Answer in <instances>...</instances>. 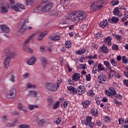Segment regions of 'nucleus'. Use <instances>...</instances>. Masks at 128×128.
I'll return each instance as SVG.
<instances>
[{
  "label": "nucleus",
  "mask_w": 128,
  "mask_h": 128,
  "mask_svg": "<svg viewBox=\"0 0 128 128\" xmlns=\"http://www.w3.org/2000/svg\"><path fill=\"white\" fill-rule=\"evenodd\" d=\"M60 106V101L56 102L52 106L53 110H56L58 108V106Z\"/></svg>",
  "instance_id": "c9c22d12"
},
{
  "label": "nucleus",
  "mask_w": 128,
  "mask_h": 128,
  "mask_svg": "<svg viewBox=\"0 0 128 128\" xmlns=\"http://www.w3.org/2000/svg\"><path fill=\"white\" fill-rule=\"evenodd\" d=\"M115 36L116 40H122V36L116 34Z\"/></svg>",
  "instance_id": "4c0bfd02"
},
{
  "label": "nucleus",
  "mask_w": 128,
  "mask_h": 128,
  "mask_svg": "<svg viewBox=\"0 0 128 128\" xmlns=\"http://www.w3.org/2000/svg\"><path fill=\"white\" fill-rule=\"evenodd\" d=\"M50 40L53 41L58 40H60V37L59 34H55L50 38Z\"/></svg>",
  "instance_id": "4be33fe9"
},
{
  "label": "nucleus",
  "mask_w": 128,
  "mask_h": 128,
  "mask_svg": "<svg viewBox=\"0 0 128 128\" xmlns=\"http://www.w3.org/2000/svg\"><path fill=\"white\" fill-rule=\"evenodd\" d=\"M124 16H126V18H128V10L124 11Z\"/></svg>",
  "instance_id": "774afa93"
},
{
  "label": "nucleus",
  "mask_w": 128,
  "mask_h": 128,
  "mask_svg": "<svg viewBox=\"0 0 128 128\" xmlns=\"http://www.w3.org/2000/svg\"><path fill=\"white\" fill-rule=\"evenodd\" d=\"M119 20H120L118 19V18L116 16L112 17V20H108V22H110L112 21L114 24H116V22H118Z\"/></svg>",
  "instance_id": "cd10ccee"
},
{
  "label": "nucleus",
  "mask_w": 128,
  "mask_h": 128,
  "mask_svg": "<svg viewBox=\"0 0 128 128\" xmlns=\"http://www.w3.org/2000/svg\"><path fill=\"white\" fill-rule=\"evenodd\" d=\"M104 64L107 68H110V62L108 61H104Z\"/></svg>",
  "instance_id": "49530a36"
},
{
  "label": "nucleus",
  "mask_w": 128,
  "mask_h": 128,
  "mask_svg": "<svg viewBox=\"0 0 128 128\" xmlns=\"http://www.w3.org/2000/svg\"><path fill=\"white\" fill-rule=\"evenodd\" d=\"M44 86L46 90L50 92H56L58 90V88L56 87V84L52 82H46L44 84Z\"/></svg>",
  "instance_id": "20e7f679"
},
{
  "label": "nucleus",
  "mask_w": 128,
  "mask_h": 128,
  "mask_svg": "<svg viewBox=\"0 0 128 128\" xmlns=\"http://www.w3.org/2000/svg\"><path fill=\"white\" fill-rule=\"evenodd\" d=\"M98 72H100L102 70H104V68L102 64H99L98 66Z\"/></svg>",
  "instance_id": "f704fd0d"
},
{
  "label": "nucleus",
  "mask_w": 128,
  "mask_h": 128,
  "mask_svg": "<svg viewBox=\"0 0 128 128\" xmlns=\"http://www.w3.org/2000/svg\"><path fill=\"white\" fill-rule=\"evenodd\" d=\"M28 24V20H25L24 19H21L18 23L19 32H26L28 30L26 26Z\"/></svg>",
  "instance_id": "7ed1b4c3"
},
{
  "label": "nucleus",
  "mask_w": 128,
  "mask_h": 128,
  "mask_svg": "<svg viewBox=\"0 0 128 128\" xmlns=\"http://www.w3.org/2000/svg\"><path fill=\"white\" fill-rule=\"evenodd\" d=\"M36 60L34 57L31 58L28 60L27 61V64L29 66H32V64H34Z\"/></svg>",
  "instance_id": "2eb2a0df"
},
{
  "label": "nucleus",
  "mask_w": 128,
  "mask_h": 128,
  "mask_svg": "<svg viewBox=\"0 0 128 128\" xmlns=\"http://www.w3.org/2000/svg\"><path fill=\"white\" fill-rule=\"evenodd\" d=\"M34 36H36L35 34H32V35H31L24 42V44H28V42H30V40H32V38H34Z\"/></svg>",
  "instance_id": "5701e85b"
},
{
  "label": "nucleus",
  "mask_w": 128,
  "mask_h": 128,
  "mask_svg": "<svg viewBox=\"0 0 128 128\" xmlns=\"http://www.w3.org/2000/svg\"><path fill=\"white\" fill-rule=\"evenodd\" d=\"M86 80L88 82L90 80V74H88L86 75Z\"/></svg>",
  "instance_id": "4d7b16f0"
},
{
  "label": "nucleus",
  "mask_w": 128,
  "mask_h": 128,
  "mask_svg": "<svg viewBox=\"0 0 128 128\" xmlns=\"http://www.w3.org/2000/svg\"><path fill=\"white\" fill-rule=\"evenodd\" d=\"M0 12L1 14H6V12H8V8L6 6H2L0 10Z\"/></svg>",
  "instance_id": "dca6fc26"
},
{
  "label": "nucleus",
  "mask_w": 128,
  "mask_h": 128,
  "mask_svg": "<svg viewBox=\"0 0 128 128\" xmlns=\"http://www.w3.org/2000/svg\"><path fill=\"white\" fill-rule=\"evenodd\" d=\"M86 92V88L84 86H80L75 90V94H82Z\"/></svg>",
  "instance_id": "0eeeda50"
},
{
  "label": "nucleus",
  "mask_w": 128,
  "mask_h": 128,
  "mask_svg": "<svg viewBox=\"0 0 128 128\" xmlns=\"http://www.w3.org/2000/svg\"><path fill=\"white\" fill-rule=\"evenodd\" d=\"M116 98H118V100H122V96L120 94H117L116 95Z\"/></svg>",
  "instance_id": "e2e57ef3"
},
{
  "label": "nucleus",
  "mask_w": 128,
  "mask_h": 128,
  "mask_svg": "<svg viewBox=\"0 0 128 128\" xmlns=\"http://www.w3.org/2000/svg\"><path fill=\"white\" fill-rule=\"evenodd\" d=\"M19 128H30V126L28 124H22L18 126Z\"/></svg>",
  "instance_id": "ea45409f"
},
{
  "label": "nucleus",
  "mask_w": 128,
  "mask_h": 128,
  "mask_svg": "<svg viewBox=\"0 0 128 128\" xmlns=\"http://www.w3.org/2000/svg\"><path fill=\"white\" fill-rule=\"evenodd\" d=\"M120 12V8L116 7L114 8V16H118Z\"/></svg>",
  "instance_id": "bb28decb"
},
{
  "label": "nucleus",
  "mask_w": 128,
  "mask_h": 128,
  "mask_svg": "<svg viewBox=\"0 0 128 128\" xmlns=\"http://www.w3.org/2000/svg\"><path fill=\"white\" fill-rule=\"evenodd\" d=\"M41 62L43 66V68H46V64H48V60L44 57L41 58Z\"/></svg>",
  "instance_id": "b1692460"
},
{
  "label": "nucleus",
  "mask_w": 128,
  "mask_h": 128,
  "mask_svg": "<svg viewBox=\"0 0 128 128\" xmlns=\"http://www.w3.org/2000/svg\"><path fill=\"white\" fill-rule=\"evenodd\" d=\"M113 102H114V104H117V106H120L122 104V102H119V101L118 100L116 99H114Z\"/></svg>",
  "instance_id": "a18cd8bd"
},
{
  "label": "nucleus",
  "mask_w": 128,
  "mask_h": 128,
  "mask_svg": "<svg viewBox=\"0 0 128 128\" xmlns=\"http://www.w3.org/2000/svg\"><path fill=\"white\" fill-rule=\"evenodd\" d=\"M104 120L105 122H110V119L108 117L106 116L104 118Z\"/></svg>",
  "instance_id": "6e6d98bb"
},
{
  "label": "nucleus",
  "mask_w": 128,
  "mask_h": 128,
  "mask_svg": "<svg viewBox=\"0 0 128 128\" xmlns=\"http://www.w3.org/2000/svg\"><path fill=\"white\" fill-rule=\"evenodd\" d=\"M124 84L126 86L128 87V80H124L123 81Z\"/></svg>",
  "instance_id": "680f3d73"
},
{
  "label": "nucleus",
  "mask_w": 128,
  "mask_h": 128,
  "mask_svg": "<svg viewBox=\"0 0 128 128\" xmlns=\"http://www.w3.org/2000/svg\"><path fill=\"white\" fill-rule=\"evenodd\" d=\"M18 108L20 110H22V104H18Z\"/></svg>",
  "instance_id": "69168bd1"
},
{
  "label": "nucleus",
  "mask_w": 128,
  "mask_h": 128,
  "mask_svg": "<svg viewBox=\"0 0 128 128\" xmlns=\"http://www.w3.org/2000/svg\"><path fill=\"white\" fill-rule=\"evenodd\" d=\"M104 42H105V44H108V46H112V38L108 36L104 40Z\"/></svg>",
  "instance_id": "f3484780"
},
{
  "label": "nucleus",
  "mask_w": 128,
  "mask_h": 128,
  "mask_svg": "<svg viewBox=\"0 0 128 128\" xmlns=\"http://www.w3.org/2000/svg\"><path fill=\"white\" fill-rule=\"evenodd\" d=\"M92 104V102L88 100H86L82 103V104L84 108H88V106H90V104Z\"/></svg>",
  "instance_id": "ddd939ff"
},
{
  "label": "nucleus",
  "mask_w": 128,
  "mask_h": 128,
  "mask_svg": "<svg viewBox=\"0 0 128 128\" xmlns=\"http://www.w3.org/2000/svg\"><path fill=\"white\" fill-rule=\"evenodd\" d=\"M52 8V3L49 2L43 6L41 8V10H42V12H50V10Z\"/></svg>",
  "instance_id": "39448f33"
},
{
  "label": "nucleus",
  "mask_w": 128,
  "mask_h": 128,
  "mask_svg": "<svg viewBox=\"0 0 128 128\" xmlns=\"http://www.w3.org/2000/svg\"><path fill=\"white\" fill-rule=\"evenodd\" d=\"M46 124V120L44 119H41L38 122V126H42Z\"/></svg>",
  "instance_id": "c756f323"
},
{
  "label": "nucleus",
  "mask_w": 128,
  "mask_h": 128,
  "mask_svg": "<svg viewBox=\"0 0 128 128\" xmlns=\"http://www.w3.org/2000/svg\"><path fill=\"white\" fill-rule=\"evenodd\" d=\"M4 54L7 57H10V54H14V53L11 52L10 50L8 48H6L4 50Z\"/></svg>",
  "instance_id": "6ab92c4d"
},
{
  "label": "nucleus",
  "mask_w": 128,
  "mask_h": 128,
  "mask_svg": "<svg viewBox=\"0 0 128 128\" xmlns=\"http://www.w3.org/2000/svg\"><path fill=\"white\" fill-rule=\"evenodd\" d=\"M28 108L30 110H34V105H30L28 106Z\"/></svg>",
  "instance_id": "0e129e2a"
},
{
  "label": "nucleus",
  "mask_w": 128,
  "mask_h": 128,
  "mask_svg": "<svg viewBox=\"0 0 128 128\" xmlns=\"http://www.w3.org/2000/svg\"><path fill=\"white\" fill-rule=\"evenodd\" d=\"M28 88H36V85H32L31 84H28L27 85Z\"/></svg>",
  "instance_id": "de8ad7c7"
},
{
  "label": "nucleus",
  "mask_w": 128,
  "mask_h": 128,
  "mask_svg": "<svg viewBox=\"0 0 128 128\" xmlns=\"http://www.w3.org/2000/svg\"><path fill=\"white\" fill-rule=\"evenodd\" d=\"M10 80L12 82H14L16 81V78H14V74H10Z\"/></svg>",
  "instance_id": "58836bf2"
},
{
  "label": "nucleus",
  "mask_w": 128,
  "mask_h": 128,
  "mask_svg": "<svg viewBox=\"0 0 128 128\" xmlns=\"http://www.w3.org/2000/svg\"><path fill=\"white\" fill-rule=\"evenodd\" d=\"M108 21L106 20H104L100 22V28H104L108 26Z\"/></svg>",
  "instance_id": "aec40b11"
},
{
  "label": "nucleus",
  "mask_w": 128,
  "mask_h": 128,
  "mask_svg": "<svg viewBox=\"0 0 128 128\" xmlns=\"http://www.w3.org/2000/svg\"><path fill=\"white\" fill-rule=\"evenodd\" d=\"M100 50L104 54H108V50L106 46H104V44L103 46L100 48Z\"/></svg>",
  "instance_id": "393cba45"
},
{
  "label": "nucleus",
  "mask_w": 128,
  "mask_h": 128,
  "mask_svg": "<svg viewBox=\"0 0 128 128\" xmlns=\"http://www.w3.org/2000/svg\"><path fill=\"white\" fill-rule=\"evenodd\" d=\"M86 18V14L82 11H73L69 14V19L78 24L80 20H82Z\"/></svg>",
  "instance_id": "f257e3e1"
},
{
  "label": "nucleus",
  "mask_w": 128,
  "mask_h": 128,
  "mask_svg": "<svg viewBox=\"0 0 128 128\" xmlns=\"http://www.w3.org/2000/svg\"><path fill=\"white\" fill-rule=\"evenodd\" d=\"M2 121L4 122H8V118H6V116H4L2 118Z\"/></svg>",
  "instance_id": "8fccbe9b"
},
{
  "label": "nucleus",
  "mask_w": 128,
  "mask_h": 128,
  "mask_svg": "<svg viewBox=\"0 0 128 128\" xmlns=\"http://www.w3.org/2000/svg\"><path fill=\"white\" fill-rule=\"evenodd\" d=\"M42 12V7L40 6H38L34 10V12L38 13V12Z\"/></svg>",
  "instance_id": "473e14b6"
},
{
  "label": "nucleus",
  "mask_w": 128,
  "mask_h": 128,
  "mask_svg": "<svg viewBox=\"0 0 128 128\" xmlns=\"http://www.w3.org/2000/svg\"><path fill=\"white\" fill-rule=\"evenodd\" d=\"M80 66L81 68H82V70H86V64H80Z\"/></svg>",
  "instance_id": "13d9d810"
},
{
  "label": "nucleus",
  "mask_w": 128,
  "mask_h": 128,
  "mask_svg": "<svg viewBox=\"0 0 128 128\" xmlns=\"http://www.w3.org/2000/svg\"><path fill=\"white\" fill-rule=\"evenodd\" d=\"M17 6H18V8H21V10H24V6L22 4H16Z\"/></svg>",
  "instance_id": "79ce46f5"
},
{
  "label": "nucleus",
  "mask_w": 128,
  "mask_h": 128,
  "mask_svg": "<svg viewBox=\"0 0 128 128\" xmlns=\"http://www.w3.org/2000/svg\"><path fill=\"white\" fill-rule=\"evenodd\" d=\"M72 80L76 81L80 80V74L79 73H75L72 76Z\"/></svg>",
  "instance_id": "4468645a"
},
{
  "label": "nucleus",
  "mask_w": 128,
  "mask_h": 128,
  "mask_svg": "<svg viewBox=\"0 0 128 128\" xmlns=\"http://www.w3.org/2000/svg\"><path fill=\"white\" fill-rule=\"evenodd\" d=\"M109 90L111 94V98H112L114 96H116V90H114V88H110Z\"/></svg>",
  "instance_id": "a878e982"
},
{
  "label": "nucleus",
  "mask_w": 128,
  "mask_h": 128,
  "mask_svg": "<svg viewBox=\"0 0 128 128\" xmlns=\"http://www.w3.org/2000/svg\"><path fill=\"white\" fill-rule=\"evenodd\" d=\"M14 56V54H11L10 56H7V58L5 59L4 61V66L5 68H8V66H10V60Z\"/></svg>",
  "instance_id": "6e6552de"
},
{
  "label": "nucleus",
  "mask_w": 128,
  "mask_h": 128,
  "mask_svg": "<svg viewBox=\"0 0 128 128\" xmlns=\"http://www.w3.org/2000/svg\"><path fill=\"white\" fill-rule=\"evenodd\" d=\"M22 76L24 78H28L30 76V74H28V73H25L23 74Z\"/></svg>",
  "instance_id": "864d4df0"
},
{
  "label": "nucleus",
  "mask_w": 128,
  "mask_h": 128,
  "mask_svg": "<svg viewBox=\"0 0 128 128\" xmlns=\"http://www.w3.org/2000/svg\"><path fill=\"white\" fill-rule=\"evenodd\" d=\"M26 4L28 6V4H32L34 1L32 0H26Z\"/></svg>",
  "instance_id": "c03bdc74"
},
{
  "label": "nucleus",
  "mask_w": 128,
  "mask_h": 128,
  "mask_svg": "<svg viewBox=\"0 0 128 128\" xmlns=\"http://www.w3.org/2000/svg\"><path fill=\"white\" fill-rule=\"evenodd\" d=\"M118 122H119V124H123L124 122V120L122 118L118 119Z\"/></svg>",
  "instance_id": "5fc2aeb1"
},
{
  "label": "nucleus",
  "mask_w": 128,
  "mask_h": 128,
  "mask_svg": "<svg viewBox=\"0 0 128 128\" xmlns=\"http://www.w3.org/2000/svg\"><path fill=\"white\" fill-rule=\"evenodd\" d=\"M104 6V0H96V2H94L91 4L90 8L92 12H96V10H100Z\"/></svg>",
  "instance_id": "f03ea898"
},
{
  "label": "nucleus",
  "mask_w": 128,
  "mask_h": 128,
  "mask_svg": "<svg viewBox=\"0 0 128 128\" xmlns=\"http://www.w3.org/2000/svg\"><path fill=\"white\" fill-rule=\"evenodd\" d=\"M118 2H120V1L118 0H113L111 2V4L112 6H116L117 4H118Z\"/></svg>",
  "instance_id": "37998d69"
},
{
  "label": "nucleus",
  "mask_w": 128,
  "mask_h": 128,
  "mask_svg": "<svg viewBox=\"0 0 128 128\" xmlns=\"http://www.w3.org/2000/svg\"><path fill=\"white\" fill-rule=\"evenodd\" d=\"M105 92H106V95L108 96H111L112 97V94H110V92L109 90H105Z\"/></svg>",
  "instance_id": "3c124183"
},
{
  "label": "nucleus",
  "mask_w": 128,
  "mask_h": 128,
  "mask_svg": "<svg viewBox=\"0 0 128 128\" xmlns=\"http://www.w3.org/2000/svg\"><path fill=\"white\" fill-rule=\"evenodd\" d=\"M0 28L1 29L2 32H5L6 34H8V32H10V29L8 28V27L6 25H1L0 26Z\"/></svg>",
  "instance_id": "9d476101"
},
{
  "label": "nucleus",
  "mask_w": 128,
  "mask_h": 128,
  "mask_svg": "<svg viewBox=\"0 0 128 128\" xmlns=\"http://www.w3.org/2000/svg\"><path fill=\"white\" fill-rule=\"evenodd\" d=\"M91 112L93 116H98V109L94 108L92 109H91Z\"/></svg>",
  "instance_id": "c85d7f7f"
},
{
  "label": "nucleus",
  "mask_w": 128,
  "mask_h": 128,
  "mask_svg": "<svg viewBox=\"0 0 128 128\" xmlns=\"http://www.w3.org/2000/svg\"><path fill=\"white\" fill-rule=\"evenodd\" d=\"M68 101H65L64 103V106L65 108H68Z\"/></svg>",
  "instance_id": "052dcab7"
},
{
  "label": "nucleus",
  "mask_w": 128,
  "mask_h": 128,
  "mask_svg": "<svg viewBox=\"0 0 128 128\" xmlns=\"http://www.w3.org/2000/svg\"><path fill=\"white\" fill-rule=\"evenodd\" d=\"M60 122H62V119L60 118H58L56 120V124H60Z\"/></svg>",
  "instance_id": "bf43d9fd"
},
{
  "label": "nucleus",
  "mask_w": 128,
  "mask_h": 128,
  "mask_svg": "<svg viewBox=\"0 0 128 128\" xmlns=\"http://www.w3.org/2000/svg\"><path fill=\"white\" fill-rule=\"evenodd\" d=\"M110 62L113 66H118V62L114 59L110 60Z\"/></svg>",
  "instance_id": "7c9ffc66"
},
{
  "label": "nucleus",
  "mask_w": 128,
  "mask_h": 128,
  "mask_svg": "<svg viewBox=\"0 0 128 128\" xmlns=\"http://www.w3.org/2000/svg\"><path fill=\"white\" fill-rule=\"evenodd\" d=\"M98 78L99 80L100 84H104V82L106 80V75L104 74H100V76H98Z\"/></svg>",
  "instance_id": "9b49d317"
},
{
  "label": "nucleus",
  "mask_w": 128,
  "mask_h": 128,
  "mask_svg": "<svg viewBox=\"0 0 128 128\" xmlns=\"http://www.w3.org/2000/svg\"><path fill=\"white\" fill-rule=\"evenodd\" d=\"M96 104H100V98L96 99Z\"/></svg>",
  "instance_id": "338daca9"
},
{
  "label": "nucleus",
  "mask_w": 128,
  "mask_h": 128,
  "mask_svg": "<svg viewBox=\"0 0 128 128\" xmlns=\"http://www.w3.org/2000/svg\"><path fill=\"white\" fill-rule=\"evenodd\" d=\"M22 48L26 52H28L29 54H32V52H34V50H32V49L28 48V46L24 44H23Z\"/></svg>",
  "instance_id": "f8f14e48"
},
{
  "label": "nucleus",
  "mask_w": 128,
  "mask_h": 128,
  "mask_svg": "<svg viewBox=\"0 0 128 128\" xmlns=\"http://www.w3.org/2000/svg\"><path fill=\"white\" fill-rule=\"evenodd\" d=\"M16 90L14 89V88H12L9 94L8 95V98H16Z\"/></svg>",
  "instance_id": "1a4fd4ad"
},
{
  "label": "nucleus",
  "mask_w": 128,
  "mask_h": 128,
  "mask_svg": "<svg viewBox=\"0 0 128 128\" xmlns=\"http://www.w3.org/2000/svg\"><path fill=\"white\" fill-rule=\"evenodd\" d=\"M68 90L71 94H76V88H74V86H69L68 87Z\"/></svg>",
  "instance_id": "412c9836"
},
{
  "label": "nucleus",
  "mask_w": 128,
  "mask_h": 128,
  "mask_svg": "<svg viewBox=\"0 0 128 128\" xmlns=\"http://www.w3.org/2000/svg\"><path fill=\"white\" fill-rule=\"evenodd\" d=\"M50 16H58V12L56 10H53L50 12Z\"/></svg>",
  "instance_id": "72a5a7b5"
},
{
  "label": "nucleus",
  "mask_w": 128,
  "mask_h": 128,
  "mask_svg": "<svg viewBox=\"0 0 128 128\" xmlns=\"http://www.w3.org/2000/svg\"><path fill=\"white\" fill-rule=\"evenodd\" d=\"M48 34V32L47 31H45L44 32H42V33H41L38 38V40H42V38H44V37L46 36V35Z\"/></svg>",
  "instance_id": "a211bd4d"
},
{
  "label": "nucleus",
  "mask_w": 128,
  "mask_h": 128,
  "mask_svg": "<svg viewBox=\"0 0 128 128\" xmlns=\"http://www.w3.org/2000/svg\"><path fill=\"white\" fill-rule=\"evenodd\" d=\"M12 9L14 10H15V12H20V8H18V6H12Z\"/></svg>",
  "instance_id": "a19ab883"
},
{
  "label": "nucleus",
  "mask_w": 128,
  "mask_h": 128,
  "mask_svg": "<svg viewBox=\"0 0 128 128\" xmlns=\"http://www.w3.org/2000/svg\"><path fill=\"white\" fill-rule=\"evenodd\" d=\"M122 60L123 62H124V64H127V62H128V59H126V56H122Z\"/></svg>",
  "instance_id": "09e8293b"
},
{
  "label": "nucleus",
  "mask_w": 128,
  "mask_h": 128,
  "mask_svg": "<svg viewBox=\"0 0 128 128\" xmlns=\"http://www.w3.org/2000/svg\"><path fill=\"white\" fill-rule=\"evenodd\" d=\"M48 102L49 104V106H52V104H54V101L50 97L48 98Z\"/></svg>",
  "instance_id": "e433bc0d"
},
{
  "label": "nucleus",
  "mask_w": 128,
  "mask_h": 128,
  "mask_svg": "<svg viewBox=\"0 0 128 128\" xmlns=\"http://www.w3.org/2000/svg\"><path fill=\"white\" fill-rule=\"evenodd\" d=\"M112 49L114 50H118V45H114L112 46Z\"/></svg>",
  "instance_id": "603ef678"
},
{
  "label": "nucleus",
  "mask_w": 128,
  "mask_h": 128,
  "mask_svg": "<svg viewBox=\"0 0 128 128\" xmlns=\"http://www.w3.org/2000/svg\"><path fill=\"white\" fill-rule=\"evenodd\" d=\"M92 117L88 116L86 118V122H85L86 126H89L90 128H94V123L92 122Z\"/></svg>",
  "instance_id": "423d86ee"
},
{
  "label": "nucleus",
  "mask_w": 128,
  "mask_h": 128,
  "mask_svg": "<svg viewBox=\"0 0 128 128\" xmlns=\"http://www.w3.org/2000/svg\"><path fill=\"white\" fill-rule=\"evenodd\" d=\"M65 46L67 48H72V42L70 41H67L65 42Z\"/></svg>",
  "instance_id": "2f4dec72"
}]
</instances>
